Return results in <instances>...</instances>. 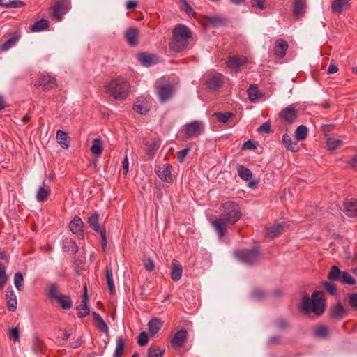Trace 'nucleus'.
<instances>
[{
  "mask_svg": "<svg viewBox=\"0 0 357 357\" xmlns=\"http://www.w3.org/2000/svg\"><path fill=\"white\" fill-rule=\"evenodd\" d=\"M8 310L10 312H15L17 309V296L13 290L8 289L6 294Z\"/></svg>",
  "mask_w": 357,
  "mask_h": 357,
  "instance_id": "19",
  "label": "nucleus"
},
{
  "mask_svg": "<svg viewBox=\"0 0 357 357\" xmlns=\"http://www.w3.org/2000/svg\"><path fill=\"white\" fill-rule=\"evenodd\" d=\"M146 271L151 272L154 270L155 264L152 259L149 258L144 264Z\"/></svg>",
  "mask_w": 357,
  "mask_h": 357,
  "instance_id": "63",
  "label": "nucleus"
},
{
  "mask_svg": "<svg viewBox=\"0 0 357 357\" xmlns=\"http://www.w3.org/2000/svg\"><path fill=\"white\" fill-rule=\"evenodd\" d=\"M187 339V331L180 330L177 331L171 340L172 346L174 348L181 347Z\"/></svg>",
  "mask_w": 357,
  "mask_h": 357,
  "instance_id": "16",
  "label": "nucleus"
},
{
  "mask_svg": "<svg viewBox=\"0 0 357 357\" xmlns=\"http://www.w3.org/2000/svg\"><path fill=\"white\" fill-rule=\"evenodd\" d=\"M208 20H209L210 23H211L214 26L223 23V22H224V20L218 15L210 16L208 17Z\"/></svg>",
  "mask_w": 357,
  "mask_h": 357,
  "instance_id": "59",
  "label": "nucleus"
},
{
  "mask_svg": "<svg viewBox=\"0 0 357 357\" xmlns=\"http://www.w3.org/2000/svg\"><path fill=\"white\" fill-rule=\"evenodd\" d=\"M349 5V0H333L331 3V10L335 14L341 13Z\"/></svg>",
  "mask_w": 357,
  "mask_h": 357,
  "instance_id": "21",
  "label": "nucleus"
},
{
  "mask_svg": "<svg viewBox=\"0 0 357 357\" xmlns=\"http://www.w3.org/2000/svg\"><path fill=\"white\" fill-rule=\"evenodd\" d=\"M91 153L97 157H99L103 151L102 141L100 138H95L92 141V145L90 148Z\"/></svg>",
  "mask_w": 357,
  "mask_h": 357,
  "instance_id": "27",
  "label": "nucleus"
},
{
  "mask_svg": "<svg viewBox=\"0 0 357 357\" xmlns=\"http://www.w3.org/2000/svg\"><path fill=\"white\" fill-rule=\"evenodd\" d=\"M221 215L211 222L219 238H222L227 232V228L234 225L241 218V211L239 205L233 201H228L221 206Z\"/></svg>",
  "mask_w": 357,
  "mask_h": 357,
  "instance_id": "1",
  "label": "nucleus"
},
{
  "mask_svg": "<svg viewBox=\"0 0 357 357\" xmlns=\"http://www.w3.org/2000/svg\"><path fill=\"white\" fill-rule=\"evenodd\" d=\"M190 150V148L188 147V148H185V149H184L183 150L179 151L177 153V155H176L177 160L179 162H183L184 161L186 155L189 153Z\"/></svg>",
  "mask_w": 357,
  "mask_h": 357,
  "instance_id": "55",
  "label": "nucleus"
},
{
  "mask_svg": "<svg viewBox=\"0 0 357 357\" xmlns=\"http://www.w3.org/2000/svg\"><path fill=\"white\" fill-rule=\"evenodd\" d=\"M148 342V336L145 332H142L139 333L137 343L139 346H144Z\"/></svg>",
  "mask_w": 357,
  "mask_h": 357,
  "instance_id": "57",
  "label": "nucleus"
},
{
  "mask_svg": "<svg viewBox=\"0 0 357 357\" xmlns=\"http://www.w3.org/2000/svg\"><path fill=\"white\" fill-rule=\"evenodd\" d=\"M306 7V0H294L293 3V13L295 16L301 15Z\"/></svg>",
  "mask_w": 357,
  "mask_h": 357,
  "instance_id": "29",
  "label": "nucleus"
},
{
  "mask_svg": "<svg viewBox=\"0 0 357 357\" xmlns=\"http://www.w3.org/2000/svg\"><path fill=\"white\" fill-rule=\"evenodd\" d=\"M55 301L59 303L63 310H68L72 307L73 301L68 295L60 294Z\"/></svg>",
  "mask_w": 357,
  "mask_h": 357,
  "instance_id": "32",
  "label": "nucleus"
},
{
  "mask_svg": "<svg viewBox=\"0 0 357 357\" xmlns=\"http://www.w3.org/2000/svg\"><path fill=\"white\" fill-rule=\"evenodd\" d=\"M122 165H123V174L126 175L127 173L128 172V169H129V162H128V157L127 155L124 157V159L122 162Z\"/></svg>",
  "mask_w": 357,
  "mask_h": 357,
  "instance_id": "64",
  "label": "nucleus"
},
{
  "mask_svg": "<svg viewBox=\"0 0 357 357\" xmlns=\"http://www.w3.org/2000/svg\"><path fill=\"white\" fill-rule=\"evenodd\" d=\"M238 176L244 181H249L252 178V172L242 165L237 168Z\"/></svg>",
  "mask_w": 357,
  "mask_h": 357,
  "instance_id": "39",
  "label": "nucleus"
},
{
  "mask_svg": "<svg viewBox=\"0 0 357 357\" xmlns=\"http://www.w3.org/2000/svg\"><path fill=\"white\" fill-rule=\"evenodd\" d=\"M48 298L51 301H55L60 294H58V288L55 284H52L50 285L47 291Z\"/></svg>",
  "mask_w": 357,
  "mask_h": 357,
  "instance_id": "48",
  "label": "nucleus"
},
{
  "mask_svg": "<svg viewBox=\"0 0 357 357\" xmlns=\"http://www.w3.org/2000/svg\"><path fill=\"white\" fill-rule=\"evenodd\" d=\"M191 38V31L188 27L178 24L173 30V39L169 44L170 49L179 52L185 50L188 45V40Z\"/></svg>",
  "mask_w": 357,
  "mask_h": 357,
  "instance_id": "3",
  "label": "nucleus"
},
{
  "mask_svg": "<svg viewBox=\"0 0 357 357\" xmlns=\"http://www.w3.org/2000/svg\"><path fill=\"white\" fill-rule=\"evenodd\" d=\"M19 40V36H13L11 38H10L8 40H7L4 43H3L0 49L2 52H6L9 49H10L13 45H15L17 42Z\"/></svg>",
  "mask_w": 357,
  "mask_h": 357,
  "instance_id": "38",
  "label": "nucleus"
},
{
  "mask_svg": "<svg viewBox=\"0 0 357 357\" xmlns=\"http://www.w3.org/2000/svg\"><path fill=\"white\" fill-rule=\"evenodd\" d=\"M248 98L250 101L254 102L259 98V91L256 85H250L247 91Z\"/></svg>",
  "mask_w": 357,
  "mask_h": 357,
  "instance_id": "41",
  "label": "nucleus"
},
{
  "mask_svg": "<svg viewBox=\"0 0 357 357\" xmlns=\"http://www.w3.org/2000/svg\"><path fill=\"white\" fill-rule=\"evenodd\" d=\"M172 166L169 164H164L159 165L155 169V173L158 176L167 183L173 181V177L171 174Z\"/></svg>",
  "mask_w": 357,
  "mask_h": 357,
  "instance_id": "9",
  "label": "nucleus"
},
{
  "mask_svg": "<svg viewBox=\"0 0 357 357\" xmlns=\"http://www.w3.org/2000/svg\"><path fill=\"white\" fill-rule=\"evenodd\" d=\"M156 91L159 97L160 102L161 103H165L173 96L174 88L172 84H165L158 85L156 87Z\"/></svg>",
  "mask_w": 357,
  "mask_h": 357,
  "instance_id": "8",
  "label": "nucleus"
},
{
  "mask_svg": "<svg viewBox=\"0 0 357 357\" xmlns=\"http://www.w3.org/2000/svg\"><path fill=\"white\" fill-rule=\"evenodd\" d=\"M92 316L97 328L102 332L107 333L109 327L101 316L96 312H92Z\"/></svg>",
  "mask_w": 357,
  "mask_h": 357,
  "instance_id": "25",
  "label": "nucleus"
},
{
  "mask_svg": "<svg viewBox=\"0 0 357 357\" xmlns=\"http://www.w3.org/2000/svg\"><path fill=\"white\" fill-rule=\"evenodd\" d=\"M8 281L6 269L2 263L0 262V290L3 289Z\"/></svg>",
  "mask_w": 357,
  "mask_h": 357,
  "instance_id": "47",
  "label": "nucleus"
},
{
  "mask_svg": "<svg viewBox=\"0 0 357 357\" xmlns=\"http://www.w3.org/2000/svg\"><path fill=\"white\" fill-rule=\"evenodd\" d=\"M44 90H50L56 86V79L54 77L45 75L42 77L38 82Z\"/></svg>",
  "mask_w": 357,
  "mask_h": 357,
  "instance_id": "20",
  "label": "nucleus"
},
{
  "mask_svg": "<svg viewBox=\"0 0 357 357\" xmlns=\"http://www.w3.org/2000/svg\"><path fill=\"white\" fill-rule=\"evenodd\" d=\"M349 303L351 306V307L357 310V294L354 293L350 295L349 298Z\"/></svg>",
  "mask_w": 357,
  "mask_h": 357,
  "instance_id": "60",
  "label": "nucleus"
},
{
  "mask_svg": "<svg viewBox=\"0 0 357 357\" xmlns=\"http://www.w3.org/2000/svg\"><path fill=\"white\" fill-rule=\"evenodd\" d=\"M342 272L340 270V268L336 266H332L330 272L328 275V278L330 280L337 281L341 279Z\"/></svg>",
  "mask_w": 357,
  "mask_h": 357,
  "instance_id": "40",
  "label": "nucleus"
},
{
  "mask_svg": "<svg viewBox=\"0 0 357 357\" xmlns=\"http://www.w3.org/2000/svg\"><path fill=\"white\" fill-rule=\"evenodd\" d=\"M24 2L20 0H12L6 2V8H20L24 6Z\"/></svg>",
  "mask_w": 357,
  "mask_h": 357,
  "instance_id": "56",
  "label": "nucleus"
},
{
  "mask_svg": "<svg viewBox=\"0 0 357 357\" xmlns=\"http://www.w3.org/2000/svg\"><path fill=\"white\" fill-rule=\"evenodd\" d=\"M236 258L240 261L248 264L253 265L259 261L260 255L258 247L251 249L236 250L234 252Z\"/></svg>",
  "mask_w": 357,
  "mask_h": 357,
  "instance_id": "5",
  "label": "nucleus"
},
{
  "mask_svg": "<svg viewBox=\"0 0 357 357\" xmlns=\"http://www.w3.org/2000/svg\"><path fill=\"white\" fill-rule=\"evenodd\" d=\"M299 308L304 314L313 312L317 316L321 315L325 310L324 292L315 291L312 294L311 299L307 295H305L302 298V302L299 305Z\"/></svg>",
  "mask_w": 357,
  "mask_h": 357,
  "instance_id": "2",
  "label": "nucleus"
},
{
  "mask_svg": "<svg viewBox=\"0 0 357 357\" xmlns=\"http://www.w3.org/2000/svg\"><path fill=\"white\" fill-rule=\"evenodd\" d=\"M326 144L328 150L334 151L342 146V142L338 139L331 137L327 139Z\"/></svg>",
  "mask_w": 357,
  "mask_h": 357,
  "instance_id": "42",
  "label": "nucleus"
},
{
  "mask_svg": "<svg viewBox=\"0 0 357 357\" xmlns=\"http://www.w3.org/2000/svg\"><path fill=\"white\" fill-rule=\"evenodd\" d=\"M10 334L13 338L14 341L18 342L20 340V332L17 328H13L10 331Z\"/></svg>",
  "mask_w": 357,
  "mask_h": 357,
  "instance_id": "62",
  "label": "nucleus"
},
{
  "mask_svg": "<svg viewBox=\"0 0 357 357\" xmlns=\"http://www.w3.org/2000/svg\"><path fill=\"white\" fill-rule=\"evenodd\" d=\"M288 43L282 38H278L275 41L274 47V53L280 58H283L286 55V51L288 49Z\"/></svg>",
  "mask_w": 357,
  "mask_h": 357,
  "instance_id": "17",
  "label": "nucleus"
},
{
  "mask_svg": "<svg viewBox=\"0 0 357 357\" xmlns=\"http://www.w3.org/2000/svg\"><path fill=\"white\" fill-rule=\"evenodd\" d=\"M139 62L145 66H150L156 64L159 61V58L155 54L142 52L138 54Z\"/></svg>",
  "mask_w": 357,
  "mask_h": 357,
  "instance_id": "15",
  "label": "nucleus"
},
{
  "mask_svg": "<svg viewBox=\"0 0 357 357\" xmlns=\"http://www.w3.org/2000/svg\"><path fill=\"white\" fill-rule=\"evenodd\" d=\"M323 286L326 291L330 294L335 295L336 294L337 289L335 284L329 282H324Z\"/></svg>",
  "mask_w": 357,
  "mask_h": 357,
  "instance_id": "52",
  "label": "nucleus"
},
{
  "mask_svg": "<svg viewBox=\"0 0 357 357\" xmlns=\"http://www.w3.org/2000/svg\"><path fill=\"white\" fill-rule=\"evenodd\" d=\"M125 340L122 337H118L116 339V349L113 357H122L124 351Z\"/></svg>",
  "mask_w": 357,
  "mask_h": 357,
  "instance_id": "33",
  "label": "nucleus"
},
{
  "mask_svg": "<svg viewBox=\"0 0 357 357\" xmlns=\"http://www.w3.org/2000/svg\"><path fill=\"white\" fill-rule=\"evenodd\" d=\"M56 137L58 143L61 145L62 148H68L69 144L67 142L68 134L66 132L61 130H57Z\"/></svg>",
  "mask_w": 357,
  "mask_h": 357,
  "instance_id": "34",
  "label": "nucleus"
},
{
  "mask_svg": "<svg viewBox=\"0 0 357 357\" xmlns=\"http://www.w3.org/2000/svg\"><path fill=\"white\" fill-rule=\"evenodd\" d=\"M342 210L348 217L354 218L357 216V200L352 199L345 201Z\"/></svg>",
  "mask_w": 357,
  "mask_h": 357,
  "instance_id": "13",
  "label": "nucleus"
},
{
  "mask_svg": "<svg viewBox=\"0 0 357 357\" xmlns=\"http://www.w3.org/2000/svg\"><path fill=\"white\" fill-rule=\"evenodd\" d=\"M162 321L158 318H153L148 323V328L151 336L153 337L160 330Z\"/></svg>",
  "mask_w": 357,
  "mask_h": 357,
  "instance_id": "24",
  "label": "nucleus"
},
{
  "mask_svg": "<svg viewBox=\"0 0 357 357\" xmlns=\"http://www.w3.org/2000/svg\"><path fill=\"white\" fill-rule=\"evenodd\" d=\"M346 312L340 303H337L331 309V318L340 320L344 317Z\"/></svg>",
  "mask_w": 357,
  "mask_h": 357,
  "instance_id": "28",
  "label": "nucleus"
},
{
  "mask_svg": "<svg viewBox=\"0 0 357 357\" xmlns=\"http://www.w3.org/2000/svg\"><path fill=\"white\" fill-rule=\"evenodd\" d=\"M307 135V128L304 125L299 126L295 131V137L297 141H303Z\"/></svg>",
  "mask_w": 357,
  "mask_h": 357,
  "instance_id": "37",
  "label": "nucleus"
},
{
  "mask_svg": "<svg viewBox=\"0 0 357 357\" xmlns=\"http://www.w3.org/2000/svg\"><path fill=\"white\" fill-rule=\"evenodd\" d=\"M49 26V22L45 19L36 21L31 26L33 32H38L45 30Z\"/></svg>",
  "mask_w": 357,
  "mask_h": 357,
  "instance_id": "36",
  "label": "nucleus"
},
{
  "mask_svg": "<svg viewBox=\"0 0 357 357\" xmlns=\"http://www.w3.org/2000/svg\"><path fill=\"white\" fill-rule=\"evenodd\" d=\"M282 143L285 148L291 151H296L298 150L297 142L293 141L288 134L283 135Z\"/></svg>",
  "mask_w": 357,
  "mask_h": 357,
  "instance_id": "31",
  "label": "nucleus"
},
{
  "mask_svg": "<svg viewBox=\"0 0 357 357\" xmlns=\"http://www.w3.org/2000/svg\"><path fill=\"white\" fill-rule=\"evenodd\" d=\"M87 222H88L89 226L95 231L100 234V231L104 230V229H101L100 227L99 215L97 213H93L90 216H89Z\"/></svg>",
  "mask_w": 357,
  "mask_h": 357,
  "instance_id": "30",
  "label": "nucleus"
},
{
  "mask_svg": "<svg viewBox=\"0 0 357 357\" xmlns=\"http://www.w3.org/2000/svg\"><path fill=\"white\" fill-rule=\"evenodd\" d=\"M247 63L245 57L230 56L227 62V67L233 71L238 72L239 68Z\"/></svg>",
  "mask_w": 357,
  "mask_h": 357,
  "instance_id": "12",
  "label": "nucleus"
},
{
  "mask_svg": "<svg viewBox=\"0 0 357 357\" xmlns=\"http://www.w3.org/2000/svg\"><path fill=\"white\" fill-rule=\"evenodd\" d=\"M69 10L70 5L68 2L64 0L58 1L52 7V16L57 22H59Z\"/></svg>",
  "mask_w": 357,
  "mask_h": 357,
  "instance_id": "7",
  "label": "nucleus"
},
{
  "mask_svg": "<svg viewBox=\"0 0 357 357\" xmlns=\"http://www.w3.org/2000/svg\"><path fill=\"white\" fill-rule=\"evenodd\" d=\"M296 112L294 106L289 105L280 112V116L287 123H292L296 119Z\"/></svg>",
  "mask_w": 357,
  "mask_h": 357,
  "instance_id": "11",
  "label": "nucleus"
},
{
  "mask_svg": "<svg viewBox=\"0 0 357 357\" xmlns=\"http://www.w3.org/2000/svg\"><path fill=\"white\" fill-rule=\"evenodd\" d=\"M275 326L280 330H285L289 326V323L286 319H278L275 321Z\"/></svg>",
  "mask_w": 357,
  "mask_h": 357,
  "instance_id": "54",
  "label": "nucleus"
},
{
  "mask_svg": "<svg viewBox=\"0 0 357 357\" xmlns=\"http://www.w3.org/2000/svg\"><path fill=\"white\" fill-rule=\"evenodd\" d=\"M129 88V83L121 77L111 81L106 85L107 92L116 100L126 98L128 95Z\"/></svg>",
  "mask_w": 357,
  "mask_h": 357,
  "instance_id": "4",
  "label": "nucleus"
},
{
  "mask_svg": "<svg viewBox=\"0 0 357 357\" xmlns=\"http://www.w3.org/2000/svg\"><path fill=\"white\" fill-rule=\"evenodd\" d=\"M133 109L140 114H145L149 111V107L143 103H135Z\"/></svg>",
  "mask_w": 357,
  "mask_h": 357,
  "instance_id": "50",
  "label": "nucleus"
},
{
  "mask_svg": "<svg viewBox=\"0 0 357 357\" xmlns=\"http://www.w3.org/2000/svg\"><path fill=\"white\" fill-rule=\"evenodd\" d=\"M286 226L285 222L274 224L272 226L267 227L266 228V235L270 238H274L281 234L284 227Z\"/></svg>",
  "mask_w": 357,
  "mask_h": 357,
  "instance_id": "18",
  "label": "nucleus"
},
{
  "mask_svg": "<svg viewBox=\"0 0 357 357\" xmlns=\"http://www.w3.org/2000/svg\"><path fill=\"white\" fill-rule=\"evenodd\" d=\"M257 132L259 133L269 134L272 132L271 128V123L269 121H266L261 124L258 128Z\"/></svg>",
  "mask_w": 357,
  "mask_h": 357,
  "instance_id": "53",
  "label": "nucleus"
},
{
  "mask_svg": "<svg viewBox=\"0 0 357 357\" xmlns=\"http://www.w3.org/2000/svg\"><path fill=\"white\" fill-rule=\"evenodd\" d=\"M340 280L342 283L349 285H353L355 284L356 283V280L352 277V275L349 273L347 271L342 272Z\"/></svg>",
  "mask_w": 357,
  "mask_h": 357,
  "instance_id": "49",
  "label": "nucleus"
},
{
  "mask_svg": "<svg viewBox=\"0 0 357 357\" xmlns=\"http://www.w3.org/2000/svg\"><path fill=\"white\" fill-rule=\"evenodd\" d=\"M105 275L107 280V285L111 294L116 293L115 285L113 280V272L111 264H108L105 267Z\"/></svg>",
  "mask_w": 357,
  "mask_h": 357,
  "instance_id": "22",
  "label": "nucleus"
},
{
  "mask_svg": "<svg viewBox=\"0 0 357 357\" xmlns=\"http://www.w3.org/2000/svg\"><path fill=\"white\" fill-rule=\"evenodd\" d=\"M51 189L45 181L40 185L36 192V199L38 202H45L50 195Z\"/></svg>",
  "mask_w": 357,
  "mask_h": 357,
  "instance_id": "14",
  "label": "nucleus"
},
{
  "mask_svg": "<svg viewBox=\"0 0 357 357\" xmlns=\"http://www.w3.org/2000/svg\"><path fill=\"white\" fill-rule=\"evenodd\" d=\"M203 129L204 126L202 122L192 121L184 126L185 136L188 139L197 137L202 133Z\"/></svg>",
  "mask_w": 357,
  "mask_h": 357,
  "instance_id": "6",
  "label": "nucleus"
},
{
  "mask_svg": "<svg viewBox=\"0 0 357 357\" xmlns=\"http://www.w3.org/2000/svg\"><path fill=\"white\" fill-rule=\"evenodd\" d=\"M139 31L136 28H131L125 33V37L130 45H135L137 43Z\"/></svg>",
  "mask_w": 357,
  "mask_h": 357,
  "instance_id": "26",
  "label": "nucleus"
},
{
  "mask_svg": "<svg viewBox=\"0 0 357 357\" xmlns=\"http://www.w3.org/2000/svg\"><path fill=\"white\" fill-rule=\"evenodd\" d=\"M214 115L216 116L218 121L222 123H226L229 120V119L234 116L233 113L230 112H226L224 113L215 112Z\"/></svg>",
  "mask_w": 357,
  "mask_h": 357,
  "instance_id": "46",
  "label": "nucleus"
},
{
  "mask_svg": "<svg viewBox=\"0 0 357 357\" xmlns=\"http://www.w3.org/2000/svg\"><path fill=\"white\" fill-rule=\"evenodd\" d=\"M222 79L221 75L213 76L208 81V86L213 90H218L222 85Z\"/></svg>",
  "mask_w": 357,
  "mask_h": 357,
  "instance_id": "35",
  "label": "nucleus"
},
{
  "mask_svg": "<svg viewBox=\"0 0 357 357\" xmlns=\"http://www.w3.org/2000/svg\"><path fill=\"white\" fill-rule=\"evenodd\" d=\"M172 270L170 273L171 278L174 281H178L181 278L183 268L180 263L176 260H172Z\"/></svg>",
  "mask_w": 357,
  "mask_h": 357,
  "instance_id": "23",
  "label": "nucleus"
},
{
  "mask_svg": "<svg viewBox=\"0 0 357 357\" xmlns=\"http://www.w3.org/2000/svg\"><path fill=\"white\" fill-rule=\"evenodd\" d=\"M163 354L164 350L156 346H152L149 347L147 351L148 357H162Z\"/></svg>",
  "mask_w": 357,
  "mask_h": 357,
  "instance_id": "45",
  "label": "nucleus"
},
{
  "mask_svg": "<svg viewBox=\"0 0 357 357\" xmlns=\"http://www.w3.org/2000/svg\"><path fill=\"white\" fill-rule=\"evenodd\" d=\"M100 238H101V247L102 249L105 251L107 248V237H106V231L105 230L100 231Z\"/></svg>",
  "mask_w": 357,
  "mask_h": 357,
  "instance_id": "61",
  "label": "nucleus"
},
{
  "mask_svg": "<svg viewBox=\"0 0 357 357\" xmlns=\"http://www.w3.org/2000/svg\"><path fill=\"white\" fill-rule=\"evenodd\" d=\"M14 285L17 291H22L24 289V278L20 272H17L14 275Z\"/></svg>",
  "mask_w": 357,
  "mask_h": 357,
  "instance_id": "43",
  "label": "nucleus"
},
{
  "mask_svg": "<svg viewBox=\"0 0 357 357\" xmlns=\"http://www.w3.org/2000/svg\"><path fill=\"white\" fill-rule=\"evenodd\" d=\"M31 349L35 354L39 353L42 349V341L39 339L36 340L32 344Z\"/></svg>",
  "mask_w": 357,
  "mask_h": 357,
  "instance_id": "58",
  "label": "nucleus"
},
{
  "mask_svg": "<svg viewBox=\"0 0 357 357\" xmlns=\"http://www.w3.org/2000/svg\"><path fill=\"white\" fill-rule=\"evenodd\" d=\"M77 316L79 318H83V317H86L90 312L89 307L85 303V301H82V303H80L77 307Z\"/></svg>",
  "mask_w": 357,
  "mask_h": 357,
  "instance_id": "44",
  "label": "nucleus"
},
{
  "mask_svg": "<svg viewBox=\"0 0 357 357\" xmlns=\"http://www.w3.org/2000/svg\"><path fill=\"white\" fill-rule=\"evenodd\" d=\"M314 335L319 337H326L328 335V330L324 326H321L317 328L314 331Z\"/></svg>",
  "mask_w": 357,
  "mask_h": 357,
  "instance_id": "51",
  "label": "nucleus"
},
{
  "mask_svg": "<svg viewBox=\"0 0 357 357\" xmlns=\"http://www.w3.org/2000/svg\"><path fill=\"white\" fill-rule=\"evenodd\" d=\"M83 222L82 219L76 215L69 223V229L70 231L77 235L79 238L84 237V231H83Z\"/></svg>",
  "mask_w": 357,
  "mask_h": 357,
  "instance_id": "10",
  "label": "nucleus"
}]
</instances>
